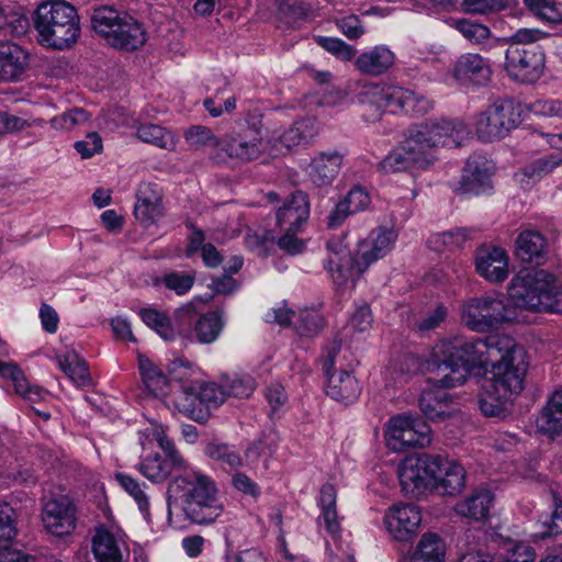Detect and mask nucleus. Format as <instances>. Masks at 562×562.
I'll return each mask as SVG.
<instances>
[{"label":"nucleus","instance_id":"nucleus-1","mask_svg":"<svg viewBox=\"0 0 562 562\" xmlns=\"http://www.w3.org/2000/svg\"><path fill=\"white\" fill-rule=\"evenodd\" d=\"M149 440H156L165 457L154 453L140 460L138 471L149 481L165 482L172 473L168 484V520L171 521V505L181 501L186 517L198 525H210L223 513L224 506L218 496L215 481L193 468L166 435L162 425L151 423L143 432Z\"/></svg>","mask_w":562,"mask_h":562},{"label":"nucleus","instance_id":"nucleus-2","mask_svg":"<svg viewBox=\"0 0 562 562\" xmlns=\"http://www.w3.org/2000/svg\"><path fill=\"white\" fill-rule=\"evenodd\" d=\"M402 491L413 497L427 492L457 496L465 487V469L456 460L440 454L407 456L397 468Z\"/></svg>","mask_w":562,"mask_h":562},{"label":"nucleus","instance_id":"nucleus-3","mask_svg":"<svg viewBox=\"0 0 562 562\" xmlns=\"http://www.w3.org/2000/svg\"><path fill=\"white\" fill-rule=\"evenodd\" d=\"M482 338L453 336L438 341L430 353L427 370L435 374L436 384L456 387L465 382L469 371L484 368Z\"/></svg>","mask_w":562,"mask_h":562},{"label":"nucleus","instance_id":"nucleus-4","mask_svg":"<svg viewBox=\"0 0 562 562\" xmlns=\"http://www.w3.org/2000/svg\"><path fill=\"white\" fill-rule=\"evenodd\" d=\"M32 22L37 43L46 48H69L80 35L77 10L64 0L41 2L32 14Z\"/></svg>","mask_w":562,"mask_h":562},{"label":"nucleus","instance_id":"nucleus-5","mask_svg":"<svg viewBox=\"0 0 562 562\" xmlns=\"http://www.w3.org/2000/svg\"><path fill=\"white\" fill-rule=\"evenodd\" d=\"M91 22L93 30L114 48L132 52L146 43L144 25L125 11L100 7L94 9Z\"/></svg>","mask_w":562,"mask_h":562},{"label":"nucleus","instance_id":"nucleus-6","mask_svg":"<svg viewBox=\"0 0 562 562\" xmlns=\"http://www.w3.org/2000/svg\"><path fill=\"white\" fill-rule=\"evenodd\" d=\"M516 318L505 302L494 294L471 296L460 305L461 323L474 333H490Z\"/></svg>","mask_w":562,"mask_h":562},{"label":"nucleus","instance_id":"nucleus-7","mask_svg":"<svg viewBox=\"0 0 562 562\" xmlns=\"http://www.w3.org/2000/svg\"><path fill=\"white\" fill-rule=\"evenodd\" d=\"M522 114L521 103L513 99H499L477 115L475 134L485 143L501 140L521 124Z\"/></svg>","mask_w":562,"mask_h":562},{"label":"nucleus","instance_id":"nucleus-8","mask_svg":"<svg viewBox=\"0 0 562 562\" xmlns=\"http://www.w3.org/2000/svg\"><path fill=\"white\" fill-rule=\"evenodd\" d=\"M225 400L222 382L202 385L190 382L181 384V391L175 397L173 405L186 417L204 423L210 417V408L220 406Z\"/></svg>","mask_w":562,"mask_h":562},{"label":"nucleus","instance_id":"nucleus-9","mask_svg":"<svg viewBox=\"0 0 562 562\" xmlns=\"http://www.w3.org/2000/svg\"><path fill=\"white\" fill-rule=\"evenodd\" d=\"M340 350V341L333 340L324 349L321 361L327 379L326 394L337 402L349 404L359 397L361 387L350 371L342 369L334 370Z\"/></svg>","mask_w":562,"mask_h":562},{"label":"nucleus","instance_id":"nucleus-10","mask_svg":"<svg viewBox=\"0 0 562 562\" xmlns=\"http://www.w3.org/2000/svg\"><path fill=\"white\" fill-rule=\"evenodd\" d=\"M430 427L418 418L406 415L392 417L385 430L386 446L395 452L430 443Z\"/></svg>","mask_w":562,"mask_h":562},{"label":"nucleus","instance_id":"nucleus-11","mask_svg":"<svg viewBox=\"0 0 562 562\" xmlns=\"http://www.w3.org/2000/svg\"><path fill=\"white\" fill-rule=\"evenodd\" d=\"M562 313V284L546 269L529 268V312Z\"/></svg>","mask_w":562,"mask_h":562},{"label":"nucleus","instance_id":"nucleus-12","mask_svg":"<svg viewBox=\"0 0 562 562\" xmlns=\"http://www.w3.org/2000/svg\"><path fill=\"white\" fill-rule=\"evenodd\" d=\"M267 149L259 128L241 125L222 137L221 150L241 162L258 159Z\"/></svg>","mask_w":562,"mask_h":562},{"label":"nucleus","instance_id":"nucleus-13","mask_svg":"<svg viewBox=\"0 0 562 562\" xmlns=\"http://www.w3.org/2000/svg\"><path fill=\"white\" fill-rule=\"evenodd\" d=\"M42 521L45 530L55 537H66L77 526V508L67 495L49 497L42 509Z\"/></svg>","mask_w":562,"mask_h":562},{"label":"nucleus","instance_id":"nucleus-14","mask_svg":"<svg viewBox=\"0 0 562 562\" xmlns=\"http://www.w3.org/2000/svg\"><path fill=\"white\" fill-rule=\"evenodd\" d=\"M397 233L393 228L378 227L358 243L353 263L359 273L379 259L385 257L394 247Z\"/></svg>","mask_w":562,"mask_h":562},{"label":"nucleus","instance_id":"nucleus-15","mask_svg":"<svg viewBox=\"0 0 562 562\" xmlns=\"http://www.w3.org/2000/svg\"><path fill=\"white\" fill-rule=\"evenodd\" d=\"M383 521L394 539L408 541L419 529L422 513L414 504L400 503L386 510Z\"/></svg>","mask_w":562,"mask_h":562},{"label":"nucleus","instance_id":"nucleus-16","mask_svg":"<svg viewBox=\"0 0 562 562\" xmlns=\"http://www.w3.org/2000/svg\"><path fill=\"white\" fill-rule=\"evenodd\" d=\"M417 127L432 149L438 147H458L469 134L463 122L447 119L427 121Z\"/></svg>","mask_w":562,"mask_h":562},{"label":"nucleus","instance_id":"nucleus-17","mask_svg":"<svg viewBox=\"0 0 562 562\" xmlns=\"http://www.w3.org/2000/svg\"><path fill=\"white\" fill-rule=\"evenodd\" d=\"M475 271L490 283H501L508 277V256L493 245L480 246L474 255Z\"/></svg>","mask_w":562,"mask_h":562},{"label":"nucleus","instance_id":"nucleus-18","mask_svg":"<svg viewBox=\"0 0 562 562\" xmlns=\"http://www.w3.org/2000/svg\"><path fill=\"white\" fill-rule=\"evenodd\" d=\"M193 303H188L177 311V317L182 324L194 322V333L201 344H211L217 339L223 327L224 318L221 312H209L200 315Z\"/></svg>","mask_w":562,"mask_h":562},{"label":"nucleus","instance_id":"nucleus-19","mask_svg":"<svg viewBox=\"0 0 562 562\" xmlns=\"http://www.w3.org/2000/svg\"><path fill=\"white\" fill-rule=\"evenodd\" d=\"M29 52L10 41L0 43V82L14 83L22 81L30 68Z\"/></svg>","mask_w":562,"mask_h":562},{"label":"nucleus","instance_id":"nucleus-20","mask_svg":"<svg viewBox=\"0 0 562 562\" xmlns=\"http://www.w3.org/2000/svg\"><path fill=\"white\" fill-rule=\"evenodd\" d=\"M162 196V190L158 184L150 182L139 184L136 192L134 215L140 224L149 226L157 223L164 216Z\"/></svg>","mask_w":562,"mask_h":562},{"label":"nucleus","instance_id":"nucleus-21","mask_svg":"<svg viewBox=\"0 0 562 562\" xmlns=\"http://www.w3.org/2000/svg\"><path fill=\"white\" fill-rule=\"evenodd\" d=\"M492 162L484 156L473 155L469 157L463 168L461 190L464 193L482 194L492 188Z\"/></svg>","mask_w":562,"mask_h":562},{"label":"nucleus","instance_id":"nucleus-22","mask_svg":"<svg viewBox=\"0 0 562 562\" xmlns=\"http://www.w3.org/2000/svg\"><path fill=\"white\" fill-rule=\"evenodd\" d=\"M327 250L328 258L325 267L335 284L342 286L348 281L353 280L355 276L360 277L362 274L358 272L353 263L355 255L351 256L341 241L327 243Z\"/></svg>","mask_w":562,"mask_h":562},{"label":"nucleus","instance_id":"nucleus-23","mask_svg":"<svg viewBox=\"0 0 562 562\" xmlns=\"http://www.w3.org/2000/svg\"><path fill=\"white\" fill-rule=\"evenodd\" d=\"M504 41L508 44L505 54V71L513 81L525 83L527 80V29L518 30Z\"/></svg>","mask_w":562,"mask_h":562},{"label":"nucleus","instance_id":"nucleus-24","mask_svg":"<svg viewBox=\"0 0 562 562\" xmlns=\"http://www.w3.org/2000/svg\"><path fill=\"white\" fill-rule=\"evenodd\" d=\"M178 366H184V362L179 360L172 363V369L170 370L171 379L169 380L161 369H159L150 359L144 356L138 357V369L142 381L146 390L156 397L168 394L171 381L179 382L180 385L184 384L183 378L176 373Z\"/></svg>","mask_w":562,"mask_h":562},{"label":"nucleus","instance_id":"nucleus-25","mask_svg":"<svg viewBox=\"0 0 562 562\" xmlns=\"http://www.w3.org/2000/svg\"><path fill=\"white\" fill-rule=\"evenodd\" d=\"M310 214L308 198L303 191L294 192L277 212L280 231L297 233Z\"/></svg>","mask_w":562,"mask_h":562},{"label":"nucleus","instance_id":"nucleus-26","mask_svg":"<svg viewBox=\"0 0 562 562\" xmlns=\"http://www.w3.org/2000/svg\"><path fill=\"white\" fill-rule=\"evenodd\" d=\"M526 375L527 363L522 361L515 364V361H510L495 364L492 369V378L487 380L504 391V394L514 398L524 390Z\"/></svg>","mask_w":562,"mask_h":562},{"label":"nucleus","instance_id":"nucleus-27","mask_svg":"<svg viewBox=\"0 0 562 562\" xmlns=\"http://www.w3.org/2000/svg\"><path fill=\"white\" fill-rule=\"evenodd\" d=\"M483 339L484 349L483 353V366H488L494 369L497 363H507L516 360L518 352H524L522 349L517 348L515 339L508 335L494 334Z\"/></svg>","mask_w":562,"mask_h":562},{"label":"nucleus","instance_id":"nucleus-28","mask_svg":"<svg viewBox=\"0 0 562 562\" xmlns=\"http://www.w3.org/2000/svg\"><path fill=\"white\" fill-rule=\"evenodd\" d=\"M125 535L98 528L92 538V552L97 562H123Z\"/></svg>","mask_w":562,"mask_h":562},{"label":"nucleus","instance_id":"nucleus-29","mask_svg":"<svg viewBox=\"0 0 562 562\" xmlns=\"http://www.w3.org/2000/svg\"><path fill=\"white\" fill-rule=\"evenodd\" d=\"M394 63V53L385 45H376L361 53L357 57L355 66L362 75L378 77L387 72Z\"/></svg>","mask_w":562,"mask_h":562},{"label":"nucleus","instance_id":"nucleus-30","mask_svg":"<svg viewBox=\"0 0 562 562\" xmlns=\"http://www.w3.org/2000/svg\"><path fill=\"white\" fill-rule=\"evenodd\" d=\"M344 155L337 150L322 151L312 158L308 176L317 187L329 186L338 176Z\"/></svg>","mask_w":562,"mask_h":562},{"label":"nucleus","instance_id":"nucleus-31","mask_svg":"<svg viewBox=\"0 0 562 562\" xmlns=\"http://www.w3.org/2000/svg\"><path fill=\"white\" fill-rule=\"evenodd\" d=\"M494 505V495L491 491L482 488L471 493L465 498L459 501L454 507V513L469 520L483 521L490 517L491 508Z\"/></svg>","mask_w":562,"mask_h":562},{"label":"nucleus","instance_id":"nucleus-32","mask_svg":"<svg viewBox=\"0 0 562 562\" xmlns=\"http://www.w3.org/2000/svg\"><path fill=\"white\" fill-rule=\"evenodd\" d=\"M317 505L321 509L319 527L337 538L341 531V517L337 513V492L333 484L326 483L322 486Z\"/></svg>","mask_w":562,"mask_h":562},{"label":"nucleus","instance_id":"nucleus-33","mask_svg":"<svg viewBox=\"0 0 562 562\" xmlns=\"http://www.w3.org/2000/svg\"><path fill=\"white\" fill-rule=\"evenodd\" d=\"M453 76L461 82L482 85L490 79L488 63L477 54H464L458 58L453 67Z\"/></svg>","mask_w":562,"mask_h":562},{"label":"nucleus","instance_id":"nucleus-34","mask_svg":"<svg viewBox=\"0 0 562 562\" xmlns=\"http://www.w3.org/2000/svg\"><path fill=\"white\" fill-rule=\"evenodd\" d=\"M513 398L485 379L479 394V406L487 417H504L509 412Z\"/></svg>","mask_w":562,"mask_h":562},{"label":"nucleus","instance_id":"nucleus-35","mask_svg":"<svg viewBox=\"0 0 562 562\" xmlns=\"http://www.w3.org/2000/svg\"><path fill=\"white\" fill-rule=\"evenodd\" d=\"M402 145L417 169H426L436 160L434 149L417 126L408 131Z\"/></svg>","mask_w":562,"mask_h":562},{"label":"nucleus","instance_id":"nucleus-36","mask_svg":"<svg viewBox=\"0 0 562 562\" xmlns=\"http://www.w3.org/2000/svg\"><path fill=\"white\" fill-rule=\"evenodd\" d=\"M537 431L549 437L562 434V391H555L536 422Z\"/></svg>","mask_w":562,"mask_h":562},{"label":"nucleus","instance_id":"nucleus-37","mask_svg":"<svg viewBox=\"0 0 562 562\" xmlns=\"http://www.w3.org/2000/svg\"><path fill=\"white\" fill-rule=\"evenodd\" d=\"M440 389L426 390L419 397V407L426 418L430 420H442L451 414L449 394Z\"/></svg>","mask_w":562,"mask_h":562},{"label":"nucleus","instance_id":"nucleus-38","mask_svg":"<svg viewBox=\"0 0 562 562\" xmlns=\"http://www.w3.org/2000/svg\"><path fill=\"white\" fill-rule=\"evenodd\" d=\"M59 369L78 386L89 385L91 382L88 364L74 350H67L56 356Z\"/></svg>","mask_w":562,"mask_h":562},{"label":"nucleus","instance_id":"nucleus-39","mask_svg":"<svg viewBox=\"0 0 562 562\" xmlns=\"http://www.w3.org/2000/svg\"><path fill=\"white\" fill-rule=\"evenodd\" d=\"M318 133V125L314 117L297 120L280 135V143L288 149L305 145Z\"/></svg>","mask_w":562,"mask_h":562},{"label":"nucleus","instance_id":"nucleus-40","mask_svg":"<svg viewBox=\"0 0 562 562\" xmlns=\"http://www.w3.org/2000/svg\"><path fill=\"white\" fill-rule=\"evenodd\" d=\"M0 375L10 379L15 392L25 401L35 403L46 395V392L40 386L31 385L21 369L13 362H8V366H1Z\"/></svg>","mask_w":562,"mask_h":562},{"label":"nucleus","instance_id":"nucleus-41","mask_svg":"<svg viewBox=\"0 0 562 562\" xmlns=\"http://www.w3.org/2000/svg\"><path fill=\"white\" fill-rule=\"evenodd\" d=\"M401 87L373 83L366 86L360 94L361 102L373 104L379 110L396 111L397 91Z\"/></svg>","mask_w":562,"mask_h":562},{"label":"nucleus","instance_id":"nucleus-42","mask_svg":"<svg viewBox=\"0 0 562 562\" xmlns=\"http://www.w3.org/2000/svg\"><path fill=\"white\" fill-rule=\"evenodd\" d=\"M446 544L436 533H424L409 562H445Z\"/></svg>","mask_w":562,"mask_h":562},{"label":"nucleus","instance_id":"nucleus-43","mask_svg":"<svg viewBox=\"0 0 562 562\" xmlns=\"http://www.w3.org/2000/svg\"><path fill=\"white\" fill-rule=\"evenodd\" d=\"M397 94L396 111L401 110L412 115H425L434 106L430 99L413 90L400 88Z\"/></svg>","mask_w":562,"mask_h":562},{"label":"nucleus","instance_id":"nucleus-44","mask_svg":"<svg viewBox=\"0 0 562 562\" xmlns=\"http://www.w3.org/2000/svg\"><path fill=\"white\" fill-rule=\"evenodd\" d=\"M204 453L213 461L221 462L223 467H228L231 470H237L244 465V459L239 451L228 443L209 442L204 448Z\"/></svg>","mask_w":562,"mask_h":562},{"label":"nucleus","instance_id":"nucleus-45","mask_svg":"<svg viewBox=\"0 0 562 562\" xmlns=\"http://www.w3.org/2000/svg\"><path fill=\"white\" fill-rule=\"evenodd\" d=\"M137 137L144 142L162 149H172L175 142L170 133L157 124H143L137 128Z\"/></svg>","mask_w":562,"mask_h":562},{"label":"nucleus","instance_id":"nucleus-46","mask_svg":"<svg viewBox=\"0 0 562 562\" xmlns=\"http://www.w3.org/2000/svg\"><path fill=\"white\" fill-rule=\"evenodd\" d=\"M415 168L402 143L393 148L378 165L383 173H395Z\"/></svg>","mask_w":562,"mask_h":562},{"label":"nucleus","instance_id":"nucleus-47","mask_svg":"<svg viewBox=\"0 0 562 562\" xmlns=\"http://www.w3.org/2000/svg\"><path fill=\"white\" fill-rule=\"evenodd\" d=\"M183 136L191 148L202 149L209 147L221 149L222 138L216 137L206 126L193 125L184 132Z\"/></svg>","mask_w":562,"mask_h":562},{"label":"nucleus","instance_id":"nucleus-48","mask_svg":"<svg viewBox=\"0 0 562 562\" xmlns=\"http://www.w3.org/2000/svg\"><path fill=\"white\" fill-rule=\"evenodd\" d=\"M143 322L153 328L162 339L172 340L175 331L167 315L154 308H143L139 312Z\"/></svg>","mask_w":562,"mask_h":562},{"label":"nucleus","instance_id":"nucleus-49","mask_svg":"<svg viewBox=\"0 0 562 562\" xmlns=\"http://www.w3.org/2000/svg\"><path fill=\"white\" fill-rule=\"evenodd\" d=\"M221 382L226 397H249L256 389V382L249 375L225 376Z\"/></svg>","mask_w":562,"mask_h":562},{"label":"nucleus","instance_id":"nucleus-50","mask_svg":"<svg viewBox=\"0 0 562 562\" xmlns=\"http://www.w3.org/2000/svg\"><path fill=\"white\" fill-rule=\"evenodd\" d=\"M470 233L471 231L468 228L458 227L435 235L430 243L435 245L434 248L437 251H441L443 249L452 250L454 248L462 247L464 243L470 238Z\"/></svg>","mask_w":562,"mask_h":562},{"label":"nucleus","instance_id":"nucleus-51","mask_svg":"<svg viewBox=\"0 0 562 562\" xmlns=\"http://www.w3.org/2000/svg\"><path fill=\"white\" fill-rule=\"evenodd\" d=\"M88 121H90V114L86 110L72 108L50 119L49 123L54 130L70 131Z\"/></svg>","mask_w":562,"mask_h":562},{"label":"nucleus","instance_id":"nucleus-52","mask_svg":"<svg viewBox=\"0 0 562 562\" xmlns=\"http://www.w3.org/2000/svg\"><path fill=\"white\" fill-rule=\"evenodd\" d=\"M529 13L547 24L562 21V12L551 0H529Z\"/></svg>","mask_w":562,"mask_h":562},{"label":"nucleus","instance_id":"nucleus-53","mask_svg":"<svg viewBox=\"0 0 562 562\" xmlns=\"http://www.w3.org/2000/svg\"><path fill=\"white\" fill-rule=\"evenodd\" d=\"M323 328V317L318 311L314 308H303L300 311L295 329L300 335L314 336Z\"/></svg>","mask_w":562,"mask_h":562},{"label":"nucleus","instance_id":"nucleus-54","mask_svg":"<svg viewBox=\"0 0 562 562\" xmlns=\"http://www.w3.org/2000/svg\"><path fill=\"white\" fill-rule=\"evenodd\" d=\"M549 257V243L542 233L529 228V267L543 265Z\"/></svg>","mask_w":562,"mask_h":562},{"label":"nucleus","instance_id":"nucleus-55","mask_svg":"<svg viewBox=\"0 0 562 562\" xmlns=\"http://www.w3.org/2000/svg\"><path fill=\"white\" fill-rule=\"evenodd\" d=\"M276 442L267 435L260 436L254 440L245 450V460L248 465L256 464L261 458L271 456L274 451Z\"/></svg>","mask_w":562,"mask_h":562},{"label":"nucleus","instance_id":"nucleus-56","mask_svg":"<svg viewBox=\"0 0 562 562\" xmlns=\"http://www.w3.org/2000/svg\"><path fill=\"white\" fill-rule=\"evenodd\" d=\"M508 300L519 308H527V270L520 269L507 288Z\"/></svg>","mask_w":562,"mask_h":562},{"label":"nucleus","instance_id":"nucleus-57","mask_svg":"<svg viewBox=\"0 0 562 562\" xmlns=\"http://www.w3.org/2000/svg\"><path fill=\"white\" fill-rule=\"evenodd\" d=\"M115 479L119 484L135 499L139 510L147 514L149 510V498L140 487L139 482L124 473H117Z\"/></svg>","mask_w":562,"mask_h":562},{"label":"nucleus","instance_id":"nucleus-58","mask_svg":"<svg viewBox=\"0 0 562 562\" xmlns=\"http://www.w3.org/2000/svg\"><path fill=\"white\" fill-rule=\"evenodd\" d=\"M245 244L250 251L266 257L274 245V236L269 231L248 232L245 236Z\"/></svg>","mask_w":562,"mask_h":562},{"label":"nucleus","instance_id":"nucleus-59","mask_svg":"<svg viewBox=\"0 0 562 562\" xmlns=\"http://www.w3.org/2000/svg\"><path fill=\"white\" fill-rule=\"evenodd\" d=\"M224 92V89L218 88L215 91V94L212 97L206 98L203 101L204 109L209 112V114L212 117H218L224 113H231L236 109V98L235 97H228L223 101V104L220 102L222 101L221 94Z\"/></svg>","mask_w":562,"mask_h":562},{"label":"nucleus","instance_id":"nucleus-60","mask_svg":"<svg viewBox=\"0 0 562 562\" xmlns=\"http://www.w3.org/2000/svg\"><path fill=\"white\" fill-rule=\"evenodd\" d=\"M265 397L270 406V416L280 415L288 404V394L282 384L273 382L265 390Z\"/></svg>","mask_w":562,"mask_h":562},{"label":"nucleus","instance_id":"nucleus-61","mask_svg":"<svg viewBox=\"0 0 562 562\" xmlns=\"http://www.w3.org/2000/svg\"><path fill=\"white\" fill-rule=\"evenodd\" d=\"M13 516L10 505L0 504V549H5L16 533Z\"/></svg>","mask_w":562,"mask_h":562},{"label":"nucleus","instance_id":"nucleus-62","mask_svg":"<svg viewBox=\"0 0 562 562\" xmlns=\"http://www.w3.org/2000/svg\"><path fill=\"white\" fill-rule=\"evenodd\" d=\"M316 42L325 50L341 60H350L356 55V49L340 38L318 36Z\"/></svg>","mask_w":562,"mask_h":562},{"label":"nucleus","instance_id":"nucleus-63","mask_svg":"<svg viewBox=\"0 0 562 562\" xmlns=\"http://www.w3.org/2000/svg\"><path fill=\"white\" fill-rule=\"evenodd\" d=\"M161 283L178 295H183L191 290L194 276L187 272H170L162 277Z\"/></svg>","mask_w":562,"mask_h":562},{"label":"nucleus","instance_id":"nucleus-64","mask_svg":"<svg viewBox=\"0 0 562 562\" xmlns=\"http://www.w3.org/2000/svg\"><path fill=\"white\" fill-rule=\"evenodd\" d=\"M554 510L550 515V521L544 520L542 524L547 528L544 532H536L531 536L532 541L544 539L549 536H555L562 532V504L554 496Z\"/></svg>","mask_w":562,"mask_h":562}]
</instances>
